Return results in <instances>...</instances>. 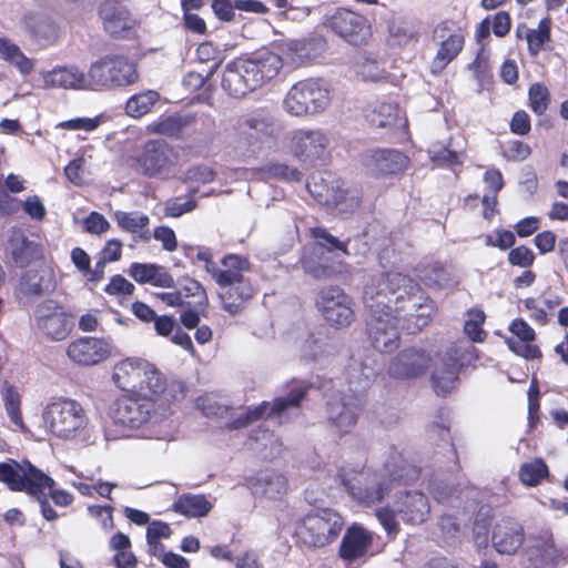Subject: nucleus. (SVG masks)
I'll return each instance as SVG.
<instances>
[{
	"label": "nucleus",
	"mask_w": 568,
	"mask_h": 568,
	"mask_svg": "<svg viewBox=\"0 0 568 568\" xmlns=\"http://www.w3.org/2000/svg\"><path fill=\"white\" fill-rule=\"evenodd\" d=\"M364 304L375 320L388 316L393 320L430 317L435 304L423 294L416 283L398 272L382 274L365 286Z\"/></svg>",
	"instance_id": "f257e3e1"
},
{
	"label": "nucleus",
	"mask_w": 568,
	"mask_h": 568,
	"mask_svg": "<svg viewBox=\"0 0 568 568\" xmlns=\"http://www.w3.org/2000/svg\"><path fill=\"white\" fill-rule=\"evenodd\" d=\"M139 80L133 61L124 55L110 54L92 62L88 72L75 64L62 65L41 72L43 88L100 91L128 87Z\"/></svg>",
	"instance_id": "f03ea898"
},
{
	"label": "nucleus",
	"mask_w": 568,
	"mask_h": 568,
	"mask_svg": "<svg viewBox=\"0 0 568 568\" xmlns=\"http://www.w3.org/2000/svg\"><path fill=\"white\" fill-rule=\"evenodd\" d=\"M282 68V58L272 51L237 58L225 65L221 85L229 95L243 98L273 80Z\"/></svg>",
	"instance_id": "7ed1b4c3"
},
{
	"label": "nucleus",
	"mask_w": 568,
	"mask_h": 568,
	"mask_svg": "<svg viewBox=\"0 0 568 568\" xmlns=\"http://www.w3.org/2000/svg\"><path fill=\"white\" fill-rule=\"evenodd\" d=\"M315 243L305 247L301 263L306 273L315 278H329L345 271L344 258L348 255L346 243L325 229L311 230Z\"/></svg>",
	"instance_id": "20e7f679"
},
{
	"label": "nucleus",
	"mask_w": 568,
	"mask_h": 568,
	"mask_svg": "<svg viewBox=\"0 0 568 568\" xmlns=\"http://www.w3.org/2000/svg\"><path fill=\"white\" fill-rule=\"evenodd\" d=\"M429 513L430 505L424 493L404 490L395 495L393 506L377 508L375 516L387 536L395 538L400 531L398 517L407 525H420L427 520Z\"/></svg>",
	"instance_id": "39448f33"
},
{
	"label": "nucleus",
	"mask_w": 568,
	"mask_h": 568,
	"mask_svg": "<svg viewBox=\"0 0 568 568\" xmlns=\"http://www.w3.org/2000/svg\"><path fill=\"white\" fill-rule=\"evenodd\" d=\"M112 381L123 392L158 395L166 389V379L162 372L141 357L119 361L113 367Z\"/></svg>",
	"instance_id": "423d86ee"
},
{
	"label": "nucleus",
	"mask_w": 568,
	"mask_h": 568,
	"mask_svg": "<svg viewBox=\"0 0 568 568\" xmlns=\"http://www.w3.org/2000/svg\"><path fill=\"white\" fill-rule=\"evenodd\" d=\"M42 419L49 432L61 439H74L89 425L83 406L68 397L52 398L42 410Z\"/></svg>",
	"instance_id": "0eeeda50"
},
{
	"label": "nucleus",
	"mask_w": 568,
	"mask_h": 568,
	"mask_svg": "<svg viewBox=\"0 0 568 568\" xmlns=\"http://www.w3.org/2000/svg\"><path fill=\"white\" fill-rule=\"evenodd\" d=\"M400 478L389 464H385L383 470L363 469L349 478L342 476V483L352 499L364 506H373L383 501L393 489V481Z\"/></svg>",
	"instance_id": "6e6552de"
},
{
	"label": "nucleus",
	"mask_w": 568,
	"mask_h": 568,
	"mask_svg": "<svg viewBox=\"0 0 568 568\" xmlns=\"http://www.w3.org/2000/svg\"><path fill=\"white\" fill-rule=\"evenodd\" d=\"M344 518L332 508L310 511L296 526V537L308 548H322L333 544L344 528Z\"/></svg>",
	"instance_id": "1a4fd4ad"
},
{
	"label": "nucleus",
	"mask_w": 568,
	"mask_h": 568,
	"mask_svg": "<svg viewBox=\"0 0 568 568\" xmlns=\"http://www.w3.org/2000/svg\"><path fill=\"white\" fill-rule=\"evenodd\" d=\"M331 92L326 81L307 79L291 87L283 100L284 110L294 116L315 115L329 105Z\"/></svg>",
	"instance_id": "9d476101"
},
{
	"label": "nucleus",
	"mask_w": 568,
	"mask_h": 568,
	"mask_svg": "<svg viewBox=\"0 0 568 568\" xmlns=\"http://www.w3.org/2000/svg\"><path fill=\"white\" fill-rule=\"evenodd\" d=\"M290 153L310 165L323 164L331 154L329 134L322 129H296L287 133Z\"/></svg>",
	"instance_id": "9b49d317"
},
{
	"label": "nucleus",
	"mask_w": 568,
	"mask_h": 568,
	"mask_svg": "<svg viewBox=\"0 0 568 568\" xmlns=\"http://www.w3.org/2000/svg\"><path fill=\"white\" fill-rule=\"evenodd\" d=\"M307 189L320 203L334 206L341 213H349L361 203L359 197L345 190L343 182L332 173L314 174L307 182Z\"/></svg>",
	"instance_id": "f8f14e48"
},
{
	"label": "nucleus",
	"mask_w": 568,
	"mask_h": 568,
	"mask_svg": "<svg viewBox=\"0 0 568 568\" xmlns=\"http://www.w3.org/2000/svg\"><path fill=\"white\" fill-rule=\"evenodd\" d=\"M306 393V387L300 385L292 389L287 397H278L272 405L267 402H263L257 406L248 407L245 413L241 414L237 418L230 423L231 429H240L246 427L251 423L257 420L261 417L266 419L277 418V423H283V412L290 407H297L300 402Z\"/></svg>",
	"instance_id": "ddd939ff"
},
{
	"label": "nucleus",
	"mask_w": 568,
	"mask_h": 568,
	"mask_svg": "<svg viewBox=\"0 0 568 568\" xmlns=\"http://www.w3.org/2000/svg\"><path fill=\"white\" fill-rule=\"evenodd\" d=\"M328 26L337 36L354 45L366 43L371 37V27L367 20L352 10H336L329 17Z\"/></svg>",
	"instance_id": "4468645a"
},
{
	"label": "nucleus",
	"mask_w": 568,
	"mask_h": 568,
	"mask_svg": "<svg viewBox=\"0 0 568 568\" xmlns=\"http://www.w3.org/2000/svg\"><path fill=\"white\" fill-rule=\"evenodd\" d=\"M317 312L324 320H348L353 316V300L335 285L322 287L314 300Z\"/></svg>",
	"instance_id": "2eb2a0df"
},
{
	"label": "nucleus",
	"mask_w": 568,
	"mask_h": 568,
	"mask_svg": "<svg viewBox=\"0 0 568 568\" xmlns=\"http://www.w3.org/2000/svg\"><path fill=\"white\" fill-rule=\"evenodd\" d=\"M429 491L437 503L456 509L457 514L460 510L470 514L477 509V494L473 488L457 489L448 481L435 478L429 484Z\"/></svg>",
	"instance_id": "dca6fc26"
},
{
	"label": "nucleus",
	"mask_w": 568,
	"mask_h": 568,
	"mask_svg": "<svg viewBox=\"0 0 568 568\" xmlns=\"http://www.w3.org/2000/svg\"><path fill=\"white\" fill-rule=\"evenodd\" d=\"M0 483L11 491H26L36 496V466L29 460L19 463L8 458L0 463Z\"/></svg>",
	"instance_id": "f3484780"
},
{
	"label": "nucleus",
	"mask_w": 568,
	"mask_h": 568,
	"mask_svg": "<svg viewBox=\"0 0 568 568\" xmlns=\"http://www.w3.org/2000/svg\"><path fill=\"white\" fill-rule=\"evenodd\" d=\"M434 37L439 42V48L432 62V72L438 73L459 54L465 39L463 33L449 22L438 24Z\"/></svg>",
	"instance_id": "a211bd4d"
},
{
	"label": "nucleus",
	"mask_w": 568,
	"mask_h": 568,
	"mask_svg": "<svg viewBox=\"0 0 568 568\" xmlns=\"http://www.w3.org/2000/svg\"><path fill=\"white\" fill-rule=\"evenodd\" d=\"M176 153L163 141H149L144 144L141 154L136 158L139 170L149 176H155L172 166L176 161Z\"/></svg>",
	"instance_id": "6ab92c4d"
},
{
	"label": "nucleus",
	"mask_w": 568,
	"mask_h": 568,
	"mask_svg": "<svg viewBox=\"0 0 568 568\" xmlns=\"http://www.w3.org/2000/svg\"><path fill=\"white\" fill-rule=\"evenodd\" d=\"M154 404L146 398L121 397L114 403L112 418L115 424L128 428H139L151 416Z\"/></svg>",
	"instance_id": "aec40b11"
},
{
	"label": "nucleus",
	"mask_w": 568,
	"mask_h": 568,
	"mask_svg": "<svg viewBox=\"0 0 568 568\" xmlns=\"http://www.w3.org/2000/svg\"><path fill=\"white\" fill-rule=\"evenodd\" d=\"M359 412L361 399L358 395L338 394L327 400L328 419L341 433H347L355 426Z\"/></svg>",
	"instance_id": "412c9836"
},
{
	"label": "nucleus",
	"mask_w": 568,
	"mask_h": 568,
	"mask_svg": "<svg viewBox=\"0 0 568 568\" xmlns=\"http://www.w3.org/2000/svg\"><path fill=\"white\" fill-rule=\"evenodd\" d=\"M68 356L79 365H97L110 355V345L103 338L80 337L68 346Z\"/></svg>",
	"instance_id": "4be33fe9"
},
{
	"label": "nucleus",
	"mask_w": 568,
	"mask_h": 568,
	"mask_svg": "<svg viewBox=\"0 0 568 568\" xmlns=\"http://www.w3.org/2000/svg\"><path fill=\"white\" fill-rule=\"evenodd\" d=\"M345 374L349 390L359 396L377 374L376 362L371 354L358 353L351 357Z\"/></svg>",
	"instance_id": "5701e85b"
},
{
	"label": "nucleus",
	"mask_w": 568,
	"mask_h": 568,
	"mask_svg": "<svg viewBox=\"0 0 568 568\" xmlns=\"http://www.w3.org/2000/svg\"><path fill=\"white\" fill-rule=\"evenodd\" d=\"M430 357L422 349L408 348L394 357L388 365V374L396 378L417 377L426 372Z\"/></svg>",
	"instance_id": "b1692460"
},
{
	"label": "nucleus",
	"mask_w": 568,
	"mask_h": 568,
	"mask_svg": "<svg viewBox=\"0 0 568 568\" xmlns=\"http://www.w3.org/2000/svg\"><path fill=\"white\" fill-rule=\"evenodd\" d=\"M407 164L408 158L398 150H374L364 158L365 168L375 176L400 173Z\"/></svg>",
	"instance_id": "393cba45"
},
{
	"label": "nucleus",
	"mask_w": 568,
	"mask_h": 568,
	"mask_svg": "<svg viewBox=\"0 0 568 568\" xmlns=\"http://www.w3.org/2000/svg\"><path fill=\"white\" fill-rule=\"evenodd\" d=\"M4 254L12 265L24 268L36 262V240H30L21 227L13 225L7 237Z\"/></svg>",
	"instance_id": "a878e982"
},
{
	"label": "nucleus",
	"mask_w": 568,
	"mask_h": 568,
	"mask_svg": "<svg viewBox=\"0 0 568 568\" xmlns=\"http://www.w3.org/2000/svg\"><path fill=\"white\" fill-rule=\"evenodd\" d=\"M525 539L524 528L513 518L499 520L493 530V546L501 555H514Z\"/></svg>",
	"instance_id": "bb28decb"
},
{
	"label": "nucleus",
	"mask_w": 568,
	"mask_h": 568,
	"mask_svg": "<svg viewBox=\"0 0 568 568\" xmlns=\"http://www.w3.org/2000/svg\"><path fill=\"white\" fill-rule=\"evenodd\" d=\"M374 535L362 525H351L341 541L339 556L347 561H354L364 557L373 544Z\"/></svg>",
	"instance_id": "cd10ccee"
},
{
	"label": "nucleus",
	"mask_w": 568,
	"mask_h": 568,
	"mask_svg": "<svg viewBox=\"0 0 568 568\" xmlns=\"http://www.w3.org/2000/svg\"><path fill=\"white\" fill-rule=\"evenodd\" d=\"M250 268L246 258L239 255H227L222 260V268L214 267L212 276L222 290L235 287L243 288L244 284H251L244 277V272Z\"/></svg>",
	"instance_id": "c85d7f7f"
},
{
	"label": "nucleus",
	"mask_w": 568,
	"mask_h": 568,
	"mask_svg": "<svg viewBox=\"0 0 568 568\" xmlns=\"http://www.w3.org/2000/svg\"><path fill=\"white\" fill-rule=\"evenodd\" d=\"M509 331L511 336L506 339V343L511 352L526 359L540 357L539 347L531 344L535 332L527 322H510Z\"/></svg>",
	"instance_id": "c756f323"
},
{
	"label": "nucleus",
	"mask_w": 568,
	"mask_h": 568,
	"mask_svg": "<svg viewBox=\"0 0 568 568\" xmlns=\"http://www.w3.org/2000/svg\"><path fill=\"white\" fill-rule=\"evenodd\" d=\"M246 486L255 497L277 499L287 490L286 478L274 471L260 473L246 479Z\"/></svg>",
	"instance_id": "7c9ffc66"
},
{
	"label": "nucleus",
	"mask_w": 568,
	"mask_h": 568,
	"mask_svg": "<svg viewBox=\"0 0 568 568\" xmlns=\"http://www.w3.org/2000/svg\"><path fill=\"white\" fill-rule=\"evenodd\" d=\"M128 274L139 284H150L156 287H172L173 276L162 265L153 263H132Z\"/></svg>",
	"instance_id": "2f4dec72"
},
{
	"label": "nucleus",
	"mask_w": 568,
	"mask_h": 568,
	"mask_svg": "<svg viewBox=\"0 0 568 568\" xmlns=\"http://www.w3.org/2000/svg\"><path fill=\"white\" fill-rule=\"evenodd\" d=\"M182 298H192V301H185L187 312L181 315L180 320H200L201 317H207L205 306L207 303V296L203 286L195 280L185 277L181 282Z\"/></svg>",
	"instance_id": "473e14b6"
},
{
	"label": "nucleus",
	"mask_w": 568,
	"mask_h": 568,
	"mask_svg": "<svg viewBox=\"0 0 568 568\" xmlns=\"http://www.w3.org/2000/svg\"><path fill=\"white\" fill-rule=\"evenodd\" d=\"M419 41V28L406 17L394 18L388 23L387 43L392 48H406Z\"/></svg>",
	"instance_id": "72a5a7b5"
},
{
	"label": "nucleus",
	"mask_w": 568,
	"mask_h": 568,
	"mask_svg": "<svg viewBox=\"0 0 568 568\" xmlns=\"http://www.w3.org/2000/svg\"><path fill=\"white\" fill-rule=\"evenodd\" d=\"M100 16L105 31L113 37H120L133 24L128 9L115 1H105L101 6Z\"/></svg>",
	"instance_id": "f704fd0d"
},
{
	"label": "nucleus",
	"mask_w": 568,
	"mask_h": 568,
	"mask_svg": "<svg viewBox=\"0 0 568 568\" xmlns=\"http://www.w3.org/2000/svg\"><path fill=\"white\" fill-rule=\"evenodd\" d=\"M397 322H369L367 333L374 348L381 353H390L399 345Z\"/></svg>",
	"instance_id": "c9c22d12"
},
{
	"label": "nucleus",
	"mask_w": 568,
	"mask_h": 568,
	"mask_svg": "<svg viewBox=\"0 0 568 568\" xmlns=\"http://www.w3.org/2000/svg\"><path fill=\"white\" fill-rule=\"evenodd\" d=\"M113 219L122 231L135 235L136 240L144 243L151 240L149 230L150 217L146 214L138 211L126 212L116 210L113 212Z\"/></svg>",
	"instance_id": "e433bc0d"
},
{
	"label": "nucleus",
	"mask_w": 568,
	"mask_h": 568,
	"mask_svg": "<svg viewBox=\"0 0 568 568\" xmlns=\"http://www.w3.org/2000/svg\"><path fill=\"white\" fill-rule=\"evenodd\" d=\"M525 555L532 568H539L552 560L556 556L552 535L544 531L539 537L531 536L525 548Z\"/></svg>",
	"instance_id": "4c0bfd02"
},
{
	"label": "nucleus",
	"mask_w": 568,
	"mask_h": 568,
	"mask_svg": "<svg viewBox=\"0 0 568 568\" xmlns=\"http://www.w3.org/2000/svg\"><path fill=\"white\" fill-rule=\"evenodd\" d=\"M0 59L14 67L22 75L29 74L36 63L34 58H28L17 43L4 34L0 36Z\"/></svg>",
	"instance_id": "58836bf2"
},
{
	"label": "nucleus",
	"mask_w": 568,
	"mask_h": 568,
	"mask_svg": "<svg viewBox=\"0 0 568 568\" xmlns=\"http://www.w3.org/2000/svg\"><path fill=\"white\" fill-rule=\"evenodd\" d=\"M399 106L392 101H376L366 114L371 125L376 128H392L402 122Z\"/></svg>",
	"instance_id": "ea45409f"
},
{
	"label": "nucleus",
	"mask_w": 568,
	"mask_h": 568,
	"mask_svg": "<svg viewBox=\"0 0 568 568\" xmlns=\"http://www.w3.org/2000/svg\"><path fill=\"white\" fill-rule=\"evenodd\" d=\"M23 211L30 220H36V194H30L24 201L18 196L9 195L0 181V219H9Z\"/></svg>",
	"instance_id": "a19ab883"
},
{
	"label": "nucleus",
	"mask_w": 568,
	"mask_h": 568,
	"mask_svg": "<svg viewBox=\"0 0 568 568\" xmlns=\"http://www.w3.org/2000/svg\"><path fill=\"white\" fill-rule=\"evenodd\" d=\"M353 70L365 82H377L386 77L384 63L367 52H358L354 57Z\"/></svg>",
	"instance_id": "79ce46f5"
},
{
	"label": "nucleus",
	"mask_w": 568,
	"mask_h": 568,
	"mask_svg": "<svg viewBox=\"0 0 568 568\" xmlns=\"http://www.w3.org/2000/svg\"><path fill=\"white\" fill-rule=\"evenodd\" d=\"M453 364H448V368L444 365L437 367L432 375V385L435 393L439 396H446L452 393L458 383V374L460 371V361L453 358Z\"/></svg>",
	"instance_id": "37998d69"
},
{
	"label": "nucleus",
	"mask_w": 568,
	"mask_h": 568,
	"mask_svg": "<svg viewBox=\"0 0 568 568\" xmlns=\"http://www.w3.org/2000/svg\"><path fill=\"white\" fill-rule=\"evenodd\" d=\"M237 128L242 133L253 131L256 135L268 138L276 135L280 130L276 120L272 115L262 112L242 118Z\"/></svg>",
	"instance_id": "c03bdc74"
},
{
	"label": "nucleus",
	"mask_w": 568,
	"mask_h": 568,
	"mask_svg": "<svg viewBox=\"0 0 568 568\" xmlns=\"http://www.w3.org/2000/svg\"><path fill=\"white\" fill-rule=\"evenodd\" d=\"M417 276L426 286L433 288H449L457 284L449 271L438 263L419 266Z\"/></svg>",
	"instance_id": "a18cd8bd"
},
{
	"label": "nucleus",
	"mask_w": 568,
	"mask_h": 568,
	"mask_svg": "<svg viewBox=\"0 0 568 568\" xmlns=\"http://www.w3.org/2000/svg\"><path fill=\"white\" fill-rule=\"evenodd\" d=\"M191 120L189 115L174 113L154 121L149 125V130L155 134L179 138L182 131L191 123Z\"/></svg>",
	"instance_id": "49530a36"
},
{
	"label": "nucleus",
	"mask_w": 568,
	"mask_h": 568,
	"mask_svg": "<svg viewBox=\"0 0 568 568\" xmlns=\"http://www.w3.org/2000/svg\"><path fill=\"white\" fill-rule=\"evenodd\" d=\"M174 509L187 517H204L212 509V504L204 495L184 494L175 501Z\"/></svg>",
	"instance_id": "de8ad7c7"
},
{
	"label": "nucleus",
	"mask_w": 568,
	"mask_h": 568,
	"mask_svg": "<svg viewBox=\"0 0 568 568\" xmlns=\"http://www.w3.org/2000/svg\"><path fill=\"white\" fill-rule=\"evenodd\" d=\"M254 294L252 284H244L243 288H224L220 293V298L223 308L230 315H237L244 307V304Z\"/></svg>",
	"instance_id": "09e8293b"
},
{
	"label": "nucleus",
	"mask_w": 568,
	"mask_h": 568,
	"mask_svg": "<svg viewBox=\"0 0 568 568\" xmlns=\"http://www.w3.org/2000/svg\"><path fill=\"white\" fill-rule=\"evenodd\" d=\"M160 94L154 90H146L130 97L125 104V113L134 119L148 114L159 101Z\"/></svg>",
	"instance_id": "8fccbe9b"
},
{
	"label": "nucleus",
	"mask_w": 568,
	"mask_h": 568,
	"mask_svg": "<svg viewBox=\"0 0 568 568\" xmlns=\"http://www.w3.org/2000/svg\"><path fill=\"white\" fill-rule=\"evenodd\" d=\"M312 43L307 41H291L281 47V52L284 55H280L287 64L298 67L305 62H308L314 58L310 52Z\"/></svg>",
	"instance_id": "3c124183"
},
{
	"label": "nucleus",
	"mask_w": 568,
	"mask_h": 568,
	"mask_svg": "<svg viewBox=\"0 0 568 568\" xmlns=\"http://www.w3.org/2000/svg\"><path fill=\"white\" fill-rule=\"evenodd\" d=\"M54 480L38 469V494L44 497L49 496L57 506L65 507L70 505L73 497L70 493L57 489Z\"/></svg>",
	"instance_id": "603ef678"
},
{
	"label": "nucleus",
	"mask_w": 568,
	"mask_h": 568,
	"mask_svg": "<svg viewBox=\"0 0 568 568\" xmlns=\"http://www.w3.org/2000/svg\"><path fill=\"white\" fill-rule=\"evenodd\" d=\"M549 475L548 466L541 458L524 463L519 467V480L526 486H537Z\"/></svg>",
	"instance_id": "864d4df0"
},
{
	"label": "nucleus",
	"mask_w": 568,
	"mask_h": 568,
	"mask_svg": "<svg viewBox=\"0 0 568 568\" xmlns=\"http://www.w3.org/2000/svg\"><path fill=\"white\" fill-rule=\"evenodd\" d=\"M1 395L10 420L20 429L24 428L20 412V395L16 387L4 381L1 384Z\"/></svg>",
	"instance_id": "5fc2aeb1"
},
{
	"label": "nucleus",
	"mask_w": 568,
	"mask_h": 568,
	"mask_svg": "<svg viewBox=\"0 0 568 568\" xmlns=\"http://www.w3.org/2000/svg\"><path fill=\"white\" fill-rule=\"evenodd\" d=\"M550 19L544 18L539 21L536 29H529V32H526L528 51L532 57H536L541 51L544 44L550 40Z\"/></svg>",
	"instance_id": "6e6d98bb"
},
{
	"label": "nucleus",
	"mask_w": 568,
	"mask_h": 568,
	"mask_svg": "<svg viewBox=\"0 0 568 568\" xmlns=\"http://www.w3.org/2000/svg\"><path fill=\"white\" fill-rule=\"evenodd\" d=\"M36 268L30 267L21 272L18 285L14 288V296L19 304H29L36 301Z\"/></svg>",
	"instance_id": "4d7b16f0"
},
{
	"label": "nucleus",
	"mask_w": 568,
	"mask_h": 568,
	"mask_svg": "<svg viewBox=\"0 0 568 568\" xmlns=\"http://www.w3.org/2000/svg\"><path fill=\"white\" fill-rule=\"evenodd\" d=\"M155 331L161 336H171L173 343L182 346L186 351L193 352V343L191 336L183 332L182 328L176 325V322H154Z\"/></svg>",
	"instance_id": "13d9d810"
},
{
	"label": "nucleus",
	"mask_w": 568,
	"mask_h": 568,
	"mask_svg": "<svg viewBox=\"0 0 568 568\" xmlns=\"http://www.w3.org/2000/svg\"><path fill=\"white\" fill-rule=\"evenodd\" d=\"M429 159L438 166H453L463 162V153L450 150L440 143H434L428 150Z\"/></svg>",
	"instance_id": "bf43d9fd"
},
{
	"label": "nucleus",
	"mask_w": 568,
	"mask_h": 568,
	"mask_svg": "<svg viewBox=\"0 0 568 568\" xmlns=\"http://www.w3.org/2000/svg\"><path fill=\"white\" fill-rule=\"evenodd\" d=\"M529 108L537 115H542L550 104V92L548 88L540 83H532L528 90Z\"/></svg>",
	"instance_id": "052dcab7"
},
{
	"label": "nucleus",
	"mask_w": 568,
	"mask_h": 568,
	"mask_svg": "<svg viewBox=\"0 0 568 568\" xmlns=\"http://www.w3.org/2000/svg\"><path fill=\"white\" fill-rule=\"evenodd\" d=\"M103 122V116L98 115L94 118H74L67 121H62L57 124V128L69 130V131H85L92 132L97 130Z\"/></svg>",
	"instance_id": "680f3d73"
},
{
	"label": "nucleus",
	"mask_w": 568,
	"mask_h": 568,
	"mask_svg": "<svg viewBox=\"0 0 568 568\" xmlns=\"http://www.w3.org/2000/svg\"><path fill=\"white\" fill-rule=\"evenodd\" d=\"M265 176L282 179L287 181H300L301 172L295 168H290L282 163H271L263 169Z\"/></svg>",
	"instance_id": "e2e57ef3"
},
{
	"label": "nucleus",
	"mask_w": 568,
	"mask_h": 568,
	"mask_svg": "<svg viewBox=\"0 0 568 568\" xmlns=\"http://www.w3.org/2000/svg\"><path fill=\"white\" fill-rule=\"evenodd\" d=\"M135 286L129 282L124 276L116 274L113 275L106 284L104 292L113 296H129L134 293Z\"/></svg>",
	"instance_id": "0e129e2a"
},
{
	"label": "nucleus",
	"mask_w": 568,
	"mask_h": 568,
	"mask_svg": "<svg viewBox=\"0 0 568 568\" xmlns=\"http://www.w3.org/2000/svg\"><path fill=\"white\" fill-rule=\"evenodd\" d=\"M58 39L57 26L45 19L38 22V47H49L53 44Z\"/></svg>",
	"instance_id": "69168bd1"
},
{
	"label": "nucleus",
	"mask_w": 568,
	"mask_h": 568,
	"mask_svg": "<svg viewBox=\"0 0 568 568\" xmlns=\"http://www.w3.org/2000/svg\"><path fill=\"white\" fill-rule=\"evenodd\" d=\"M196 207L193 199L182 201L181 199H172L165 203L164 215L170 217H180L185 213L192 212Z\"/></svg>",
	"instance_id": "338daca9"
},
{
	"label": "nucleus",
	"mask_w": 568,
	"mask_h": 568,
	"mask_svg": "<svg viewBox=\"0 0 568 568\" xmlns=\"http://www.w3.org/2000/svg\"><path fill=\"white\" fill-rule=\"evenodd\" d=\"M82 223L85 232L94 235L103 234L110 229L109 221L98 212H91Z\"/></svg>",
	"instance_id": "774afa93"
}]
</instances>
